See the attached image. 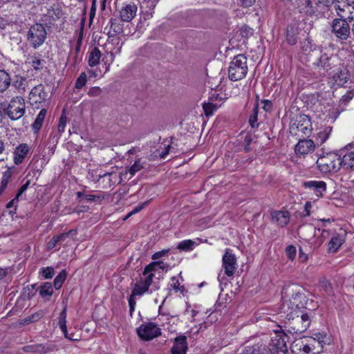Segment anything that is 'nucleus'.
Listing matches in <instances>:
<instances>
[{"label": "nucleus", "mask_w": 354, "mask_h": 354, "mask_svg": "<svg viewBox=\"0 0 354 354\" xmlns=\"http://www.w3.org/2000/svg\"><path fill=\"white\" fill-rule=\"evenodd\" d=\"M281 294L284 300L281 309L284 315L291 317L292 314L302 313L308 301L303 287L297 284L288 285L283 288Z\"/></svg>", "instance_id": "f257e3e1"}, {"label": "nucleus", "mask_w": 354, "mask_h": 354, "mask_svg": "<svg viewBox=\"0 0 354 354\" xmlns=\"http://www.w3.org/2000/svg\"><path fill=\"white\" fill-rule=\"evenodd\" d=\"M299 314H292L291 317L285 315V317L288 320L286 322V328L288 333L291 334H301L309 328L311 323L309 315L303 313H301V315Z\"/></svg>", "instance_id": "f03ea898"}, {"label": "nucleus", "mask_w": 354, "mask_h": 354, "mask_svg": "<svg viewBox=\"0 0 354 354\" xmlns=\"http://www.w3.org/2000/svg\"><path fill=\"white\" fill-rule=\"evenodd\" d=\"M247 57L239 54L231 61L228 68V77L232 81H239L243 79L248 71Z\"/></svg>", "instance_id": "7ed1b4c3"}, {"label": "nucleus", "mask_w": 354, "mask_h": 354, "mask_svg": "<svg viewBox=\"0 0 354 354\" xmlns=\"http://www.w3.org/2000/svg\"><path fill=\"white\" fill-rule=\"evenodd\" d=\"M339 62V57L337 55L320 52V55L313 61V65L315 70L325 75L329 70L337 66Z\"/></svg>", "instance_id": "20e7f679"}, {"label": "nucleus", "mask_w": 354, "mask_h": 354, "mask_svg": "<svg viewBox=\"0 0 354 354\" xmlns=\"http://www.w3.org/2000/svg\"><path fill=\"white\" fill-rule=\"evenodd\" d=\"M339 160V155L330 153L319 156L317 160V165L324 174L337 172L341 168Z\"/></svg>", "instance_id": "39448f33"}, {"label": "nucleus", "mask_w": 354, "mask_h": 354, "mask_svg": "<svg viewBox=\"0 0 354 354\" xmlns=\"http://www.w3.org/2000/svg\"><path fill=\"white\" fill-rule=\"evenodd\" d=\"M310 119L306 115L298 117L290 126V133L299 138H305L311 133Z\"/></svg>", "instance_id": "423d86ee"}, {"label": "nucleus", "mask_w": 354, "mask_h": 354, "mask_svg": "<svg viewBox=\"0 0 354 354\" xmlns=\"http://www.w3.org/2000/svg\"><path fill=\"white\" fill-rule=\"evenodd\" d=\"M169 265L162 261H154L146 266L144 270L138 281L142 285L149 289L153 283L155 272L158 270H165L167 268Z\"/></svg>", "instance_id": "0eeeda50"}, {"label": "nucleus", "mask_w": 354, "mask_h": 354, "mask_svg": "<svg viewBox=\"0 0 354 354\" xmlns=\"http://www.w3.org/2000/svg\"><path fill=\"white\" fill-rule=\"evenodd\" d=\"M46 39V31L41 24H35L31 26L27 32V40L34 48H37L42 45Z\"/></svg>", "instance_id": "6e6552de"}, {"label": "nucleus", "mask_w": 354, "mask_h": 354, "mask_svg": "<svg viewBox=\"0 0 354 354\" xmlns=\"http://www.w3.org/2000/svg\"><path fill=\"white\" fill-rule=\"evenodd\" d=\"M339 156L341 167L348 171H354V141L341 149Z\"/></svg>", "instance_id": "1a4fd4ad"}, {"label": "nucleus", "mask_w": 354, "mask_h": 354, "mask_svg": "<svg viewBox=\"0 0 354 354\" xmlns=\"http://www.w3.org/2000/svg\"><path fill=\"white\" fill-rule=\"evenodd\" d=\"M138 336L144 340L149 341L161 335V329L153 322H146L137 328Z\"/></svg>", "instance_id": "9d476101"}, {"label": "nucleus", "mask_w": 354, "mask_h": 354, "mask_svg": "<svg viewBox=\"0 0 354 354\" xmlns=\"http://www.w3.org/2000/svg\"><path fill=\"white\" fill-rule=\"evenodd\" d=\"M332 32L341 41L348 39L351 35V28L347 20L335 19L332 23Z\"/></svg>", "instance_id": "9b49d317"}, {"label": "nucleus", "mask_w": 354, "mask_h": 354, "mask_svg": "<svg viewBox=\"0 0 354 354\" xmlns=\"http://www.w3.org/2000/svg\"><path fill=\"white\" fill-rule=\"evenodd\" d=\"M350 72L346 67L338 68L334 70L330 75L329 83L337 88L343 86L350 80Z\"/></svg>", "instance_id": "f8f14e48"}, {"label": "nucleus", "mask_w": 354, "mask_h": 354, "mask_svg": "<svg viewBox=\"0 0 354 354\" xmlns=\"http://www.w3.org/2000/svg\"><path fill=\"white\" fill-rule=\"evenodd\" d=\"M25 107L24 99L17 97L10 102L7 109V114L11 120H18L24 115Z\"/></svg>", "instance_id": "ddd939ff"}, {"label": "nucleus", "mask_w": 354, "mask_h": 354, "mask_svg": "<svg viewBox=\"0 0 354 354\" xmlns=\"http://www.w3.org/2000/svg\"><path fill=\"white\" fill-rule=\"evenodd\" d=\"M334 9L339 19L352 21L354 19L353 7L349 0H337L335 1Z\"/></svg>", "instance_id": "4468645a"}, {"label": "nucleus", "mask_w": 354, "mask_h": 354, "mask_svg": "<svg viewBox=\"0 0 354 354\" xmlns=\"http://www.w3.org/2000/svg\"><path fill=\"white\" fill-rule=\"evenodd\" d=\"M286 338L285 334L276 335L272 337L267 344V349L270 351L269 354H285L288 351Z\"/></svg>", "instance_id": "2eb2a0df"}, {"label": "nucleus", "mask_w": 354, "mask_h": 354, "mask_svg": "<svg viewBox=\"0 0 354 354\" xmlns=\"http://www.w3.org/2000/svg\"><path fill=\"white\" fill-rule=\"evenodd\" d=\"M222 267L224 269L225 274L228 277H232L237 269L235 255L229 250H226L223 256Z\"/></svg>", "instance_id": "dca6fc26"}, {"label": "nucleus", "mask_w": 354, "mask_h": 354, "mask_svg": "<svg viewBox=\"0 0 354 354\" xmlns=\"http://www.w3.org/2000/svg\"><path fill=\"white\" fill-rule=\"evenodd\" d=\"M267 343L260 340L254 344L245 345L239 354H269Z\"/></svg>", "instance_id": "f3484780"}, {"label": "nucleus", "mask_w": 354, "mask_h": 354, "mask_svg": "<svg viewBox=\"0 0 354 354\" xmlns=\"http://www.w3.org/2000/svg\"><path fill=\"white\" fill-rule=\"evenodd\" d=\"M149 289L142 285L140 283L137 281L133 288L131 294L128 299L130 315H132L133 312L135 310L136 304V297L143 295L145 293L148 292Z\"/></svg>", "instance_id": "a211bd4d"}, {"label": "nucleus", "mask_w": 354, "mask_h": 354, "mask_svg": "<svg viewBox=\"0 0 354 354\" xmlns=\"http://www.w3.org/2000/svg\"><path fill=\"white\" fill-rule=\"evenodd\" d=\"M271 222L278 227H284L286 226L290 218L288 211L274 210L270 212Z\"/></svg>", "instance_id": "6ab92c4d"}, {"label": "nucleus", "mask_w": 354, "mask_h": 354, "mask_svg": "<svg viewBox=\"0 0 354 354\" xmlns=\"http://www.w3.org/2000/svg\"><path fill=\"white\" fill-rule=\"evenodd\" d=\"M303 187L309 189L317 197H322L326 191V183L322 180H308L303 183Z\"/></svg>", "instance_id": "aec40b11"}, {"label": "nucleus", "mask_w": 354, "mask_h": 354, "mask_svg": "<svg viewBox=\"0 0 354 354\" xmlns=\"http://www.w3.org/2000/svg\"><path fill=\"white\" fill-rule=\"evenodd\" d=\"M137 10V6L134 3H124L120 10L121 20L125 22L131 21L136 17Z\"/></svg>", "instance_id": "412c9836"}, {"label": "nucleus", "mask_w": 354, "mask_h": 354, "mask_svg": "<svg viewBox=\"0 0 354 354\" xmlns=\"http://www.w3.org/2000/svg\"><path fill=\"white\" fill-rule=\"evenodd\" d=\"M48 94L45 91L44 86L39 84L34 86L29 93V99L32 103L37 104L44 102Z\"/></svg>", "instance_id": "4be33fe9"}, {"label": "nucleus", "mask_w": 354, "mask_h": 354, "mask_svg": "<svg viewBox=\"0 0 354 354\" xmlns=\"http://www.w3.org/2000/svg\"><path fill=\"white\" fill-rule=\"evenodd\" d=\"M299 139L295 149L297 154L306 155L314 151L315 145L312 140Z\"/></svg>", "instance_id": "5701e85b"}, {"label": "nucleus", "mask_w": 354, "mask_h": 354, "mask_svg": "<svg viewBox=\"0 0 354 354\" xmlns=\"http://www.w3.org/2000/svg\"><path fill=\"white\" fill-rule=\"evenodd\" d=\"M29 151L27 144H21L14 151V162L15 165H19L23 162Z\"/></svg>", "instance_id": "b1692460"}, {"label": "nucleus", "mask_w": 354, "mask_h": 354, "mask_svg": "<svg viewBox=\"0 0 354 354\" xmlns=\"http://www.w3.org/2000/svg\"><path fill=\"white\" fill-rule=\"evenodd\" d=\"M145 167V162H142L140 158L135 160L134 163L131 167H130L128 169L125 171V172H121L120 174V180L119 183H120L123 177L125 176L128 173L130 174L131 177H133L137 172L140 171Z\"/></svg>", "instance_id": "393cba45"}, {"label": "nucleus", "mask_w": 354, "mask_h": 354, "mask_svg": "<svg viewBox=\"0 0 354 354\" xmlns=\"http://www.w3.org/2000/svg\"><path fill=\"white\" fill-rule=\"evenodd\" d=\"M187 349V340L185 336L177 337L171 348L172 354H186Z\"/></svg>", "instance_id": "a878e982"}, {"label": "nucleus", "mask_w": 354, "mask_h": 354, "mask_svg": "<svg viewBox=\"0 0 354 354\" xmlns=\"http://www.w3.org/2000/svg\"><path fill=\"white\" fill-rule=\"evenodd\" d=\"M332 127L326 126L322 127L318 129V132L317 133L316 142L317 145L324 144L329 138L332 132Z\"/></svg>", "instance_id": "bb28decb"}, {"label": "nucleus", "mask_w": 354, "mask_h": 354, "mask_svg": "<svg viewBox=\"0 0 354 354\" xmlns=\"http://www.w3.org/2000/svg\"><path fill=\"white\" fill-rule=\"evenodd\" d=\"M30 81V80L25 77H17V80L13 82V86L19 93L23 94L26 92Z\"/></svg>", "instance_id": "cd10ccee"}, {"label": "nucleus", "mask_w": 354, "mask_h": 354, "mask_svg": "<svg viewBox=\"0 0 354 354\" xmlns=\"http://www.w3.org/2000/svg\"><path fill=\"white\" fill-rule=\"evenodd\" d=\"M39 295L46 301H49L53 294V288L50 282H45L39 287Z\"/></svg>", "instance_id": "c85d7f7f"}, {"label": "nucleus", "mask_w": 354, "mask_h": 354, "mask_svg": "<svg viewBox=\"0 0 354 354\" xmlns=\"http://www.w3.org/2000/svg\"><path fill=\"white\" fill-rule=\"evenodd\" d=\"M102 54L98 48H93L89 53L88 64L90 67H94L100 63Z\"/></svg>", "instance_id": "c756f323"}, {"label": "nucleus", "mask_w": 354, "mask_h": 354, "mask_svg": "<svg viewBox=\"0 0 354 354\" xmlns=\"http://www.w3.org/2000/svg\"><path fill=\"white\" fill-rule=\"evenodd\" d=\"M344 242V239L339 234L334 235L328 243V250L335 252Z\"/></svg>", "instance_id": "7c9ffc66"}, {"label": "nucleus", "mask_w": 354, "mask_h": 354, "mask_svg": "<svg viewBox=\"0 0 354 354\" xmlns=\"http://www.w3.org/2000/svg\"><path fill=\"white\" fill-rule=\"evenodd\" d=\"M298 28L294 26L287 28L286 39L290 45H295L297 42Z\"/></svg>", "instance_id": "2f4dec72"}, {"label": "nucleus", "mask_w": 354, "mask_h": 354, "mask_svg": "<svg viewBox=\"0 0 354 354\" xmlns=\"http://www.w3.org/2000/svg\"><path fill=\"white\" fill-rule=\"evenodd\" d=\"M299 9L301 13L311 15L314 12L313 3L310 0H299Z\"/></svg>", "instance_id": "473e14b6"}, {"label": "nucleus", "mask_w": 354, "mask_h": 354, "mask_svg": "<svg viewBox=\"0 0 354 354\" xmlns=\"http://www.w3.org/2000/svg\"><path fill=\"white\" fill-rule=\"evenodd\" d=\"M47 111L45 109H42L38 113L35 122H33L32 127L35 132H37L40 130L44 118L46 117Z\"/></svg>", "instance_id": "72a5a7b5"}, {"label": "nucleus", "mask_w": 354, "mask_h": 354, "mask_svg": "<svg viewBox=\"0 0 354 354\" xmlns=\"http://www.w3.org/2000/svg\"><path fill=\"white\" fill-rule=\"evenodd\" d=\"M10 85V77L8 73L0 70V92H3Z\"/></svg>", "instance_id": "f704fd0d"}, {"label": "nucleus", "mask_w": 354, "mask_h": 354, "mask_svg": "<svg viewBox=\"0 0 354 354\" xmlns=\"http://www.w3.org/2000/svg\"><path fill=\"white\" fill-rule=\"evenodd\" d=\"M196 245L197 244L195 241L191 239H187L180 241L177 245V249L186 252L192 251L194 250Z\"/></svg>", "instance_id": "c9c22d12"}, {"label": "nucleus", "mask_w": 354, "mask_h": 354, "mask_svg": "<svg viewBox=\"0 0 354 354\" xmlns=\"http://www.w3.org/2000/svg\"><path fill=\"white\" fill-rule=\"evenodd\" d=\"M227 98L226 94L221 92L218 93L217 90H212L209 99L214 103H217L218 102L221 104V103Z\"/></svg>", "instance_id": "e433bc0d"}, {"label": "nucleus", "mask_w": 354, "mask_h": 354, "mask_svg": "<svg viewBox=\"0 0 354 354\" xmlns=\"http://www.w3.org/2000/svg\"><path fill=\"white\" fill-rule=\"evenodd\" d=\"M221 106V104L214 103L212 102H209L207 103L203 104V108L204 110V113L206 116H209L213 114V113L218 109V106Z\"/></svg>", "instance_id": "4c0bfd02"}, {"label": "nucleus", "mask_w": 354, "mask_h": 354, "mask_svg": "<svg viewBox=\"0 0 354 354\" xmlns=\"http://www.w3.org/2000/svg\"><path fill=\"white\" fill-rule=\"evenodd\" d=\"M11 176L12 172L9 169L3 172L1 182L0 185V195H1L3 192L6 189Z\"/></svg>", "instance_id": "58836bf2"}, {"label": "nucleus", "mask_w": 354, "mask_h": 354, "mask_svg": "<svg viewBox=\"0 0 354 354\" xmlns=\"http://www.w3.org/2000/svg\"><path fill=\"white\" fill-rule=\"evenodd\" d=\"M67 273L66 270H62L54 279V287L55 289H59L66 279Z\"/></svg>", "instance_id": "ea45409f"}, {"label": "nucleus", "mask_w": 354, "mask_h": 354, "mask_svg": "<svg viewBox=\"0 0 354 354\" xmlns=\"http://www.w3.org/2000/svg\"><path fill=\"white\" fill-rule=\"evenodd\" d=\"M171 283H170V288L175 290L176 292H183L184 291V286H180V283L179 282V280L176 277H173L171 279Z\"/></svg>", "instance_id": "a19ab883"}, {"label": "nucleus", "mask_w": 354, "mask_h": 354, "mask_svg": "<svg viewBox=\"0 0 354 354\" xmlns=\"http://www.w3.org/2000/svg\"><path fill=\"white\" fill-rule=\"evenodd\" d=\"M84 198L87 201H102L105 198V194L103 192L97 194H86Z\"/></svg>", "instance_id": "79ce46f5"}, {"label": "nucleus", "mask_w": 354, "mask_h": 354, "mask_svg": "<svg viewBox=\"0 0 354 354\" xmlns=\"http://www.w3.org/2000/svg\"><path fill=\"white\" fill-rule=\"evenodd\" d=\"M87 82V77L85 73H82L80 76L77 77L75 82V88L77 89H81L83 86H84Z\"/></svg>", "instance_id": "37998d69"}, {"label": "nucleus", "mask_w": 354, "mask_h": 354, "mask_svg": "<svg viewBox=\"0 0 354 354\" xmlns=\"http://www.w3.org/2000/svg\"><path fill=\"white\" fill-rule=\"evenodd\" d=\"M59 237V240L61 243L64 242L67 238L71 237L72 239L74 238L77 235V231L75 230H71L68 231V232L61 233L59 234H57Z\"/></svg>", "instance_id": "c03bdc74"}, {"label": "nucleus", "mask_w": 354, "mask_h": 354, "mask_svg": "<svg viewBox=\"0 0 354 354\" xmlns=\"http://www.w3.org/2000/svg\"><path fill=\"white\" fill-rule=\"evenodd\" d=\"M40 274L44 279H51L54 274V269L52 267L42 268Z\"/></svg>", "instance_id": "a18cd8bd"}, {"label": "nucleus", "mask_w": 354, "mask_h": 354, "mask_svg": "<svg viewBox=\"0 0 354 354\" xmlns=\"http://www.w3.org/2000/svg\"><path fill=\"white\" fill-rule=\"evenodd\" d=\"M286 253L288 257V258L292 261L295 259L296 257L297 250L296 248L294 245H288L286 248Z\"/></svg>", "instance_id": "49530a36"}, {"label": "nucleus", "mask_w": 354, "mask_h": 354, "mask_svg": "<svg viewBox=\"0 0 354 354\" xmlns=\"http://www.w3.org/2000/svg\"><path fill=\"white\" fill-rule=\"evenodd\" d=\"M354 97V91L353 90L348 91L344 94L339 100L341 104L346 105Z\"/></svg>", "instance_id": "de8ad7c7"}, {"label": "nucleus", "mask_w": 354, "mask_h": 354, "mask_svg": "<svg viewBox=\"0 0 354 354\" xmlns=\"http://www.w3.org/2000/svg\"><path fill=\"white\" fill-rule=\"evenodd\" d=\"M66 117L62 115L59 118V124L57 126V129L59 133H63L64 131V129L66 125Z\"/></svg>", "instance_id": "09e8293b"}, {"label": "nucleus", "mask_w": 354, "mask_h": 354, "mask_svg": "<svg viewBox=\"0 0 354 354\" xmlns=\"http://www.w3.org/2000/svg\"><path fill=\"white\" fill-rule=\"evenodd\" d=\"M249 123L252 128L257 127L259 125L257 124V113L255 110H254V113L250 117Z\"/></svg>", "instance_id": "8fccbe9b"}, {"label": "nucleus", "mask_w": 354, "mask_h": 354, "mask_svg": "<svg viewBox=\"0 0 354 354\" xmlns=\"http://www.w3.org/2000/svg\"><path fill=\"white\" fill-rule=\"evenodd\" d=\"M149 201H147L140 205H138V206L135 207L131 212H130V214H135L136 213H138L139 212H140L142 209H144L148 204H149Z\"/></svg>", "instance_id": "3c124183"}, {"label": "nucleus", "mask_w": 354, "mask_h": 354, "mask_svg": "<svg viewBox=\"0 0 354 354\" xmlns=\"http://www.w3.org/2000/svg\"><path fill=\"white\" fill-rule=\"evenodd\" d=\"M319 286L326 292H329L330 289V283L326 279L319 281Z\"/></svg>", "instance_id": "603ef678"}, {"label": "nucleus", "mask_w": 354, "mask_h": 354, "mask_svg": "<svg viewBox=\"0 0 354 354\" xmlns=\"http://www.w3.org/2000/svg\"><path fill=\"white\" fill-rule=\"evenodd\" d=\"M168 251H169L168 250H162L161 251L155 252L151 256V259L154 261L158 260V259L162 258V257H164L168 252Z\"/></svg>", "instance_id": "864d4df0"}, {"label": "nucleus", "mask_w": 354, "mask_h": 354, "mask_svg": "<svg viewBox=\"0 0 354 354\" xmlns=\"http://www.w3.org/2000/svg\"><path fill=\"white\" fill-rule=\"evenodd\" d=\"M308 344L311 346V348H313L312 351H315L318 347L322 348V344L321 342L316 341L315 338H312L310 342Z\"/></svg>", "instance_id": "5fc2aeb1"}, {"label": "nucleus", "mask_w": 354, "mask_h": 354, "mask_svg": "<svg viewBox=\"0 0 354 354\" xmlns=\"http://www.w3.org/2000/svg\"><path fill=\"white\" fill-rule=\"evenodd\" d=\"M298 259L301 263H305L308 259V255L304 252L301 248L299 249Z\"/></svg>", "instance_id": "6e6d98bb"}, {"label": "nucleus", "mask_w": 354, "mask_h": 354, "mask_svg": "<svg viewBox=\"0 0 354 354\" xmlns=\"http://www.w3.org/2000/svg\"><path fill=\"white\" fill-rule=\"evenodd\" d=\"M299 351H303L305 353H308L312 351L313 348L308 344H303L301 342V344L299 345V348H298Z\"/></svg>", "instance_id": "4d7b16f0"}, {"label": "nucleus", "mask_w": 354, "mask_h": 354, "mask_svg": "<svg viewBox=\"0 0 354 354\" xmlns=\"http://www.w3.org/2000/svg\"><path fill=\"white\" fill-rule=\"evenodd\" d=\"M41 65V60L39 59H37L36 57H35L31 62V66L35 70H39L40 68Z\"/></svg>", "instance_id": "13d9d810"}, {"label": "nucleus", "mask_w": 354, "mask_h": 354, "mask_svg": "<svg viewBox=\"0 0 354 354\" xmlns=\"http://www.w3.org/2000/svg\"><path fill=\"white\" fill-rule=\"evenodd\" d=\"M100 93L101 89L99 87H93L89 90L88 94L91 96H97Z\"/></svg>", "instance_id": "bf43d9fd"}, {"label": "nucleus", "mask_w": 354, "mask_h": 354, "mask_svg": "<svg viewBox=\"0 0 354 354\" xmlns=\"http://www.w3.org/2000/svg\"><path fill=\"white\" fill-rule=\"evenodd\" d=\"M263 104V109L266 111H270L272 109V104L270 100H263L261 102Z\"/></svg>", "instance_id": "052dcab7"}, {"label": "nucleus", "mask_w": 354, "mask_h": 354, "mask_svg": "<svg viewBox=\"0 0 354 354\" xmlns=\"http://www.w3.org/2000/svg\"><path fill=\"white\" fill-rule=\"evenodd\" d=\"M30 185V180H27L19 189L17 194L16 195L18 198L28 189Z\"/></svg>", "instance_id": "680f3d73"}, {"label": "nucleus", "mask_w": 354, "mask_h": 354, "mask_svg": "<svg viewBox=\"0 0 354 354\" xmlns=\"http://www.w3.org/2000/svg\"><path fill=\"white\" fill-rule=\"evenodd\" d=\"M252 141V138L250 136L247 135L245 137L244 142H245V146L244 147L245 151L248 152L250 151V145Z\"/></svg>", "instance_id": "e2e57ef3"}, {"label": "nucleus", "mask_w": 354, "mask_h": 354, "mask_svg": "<svg viewBox=\"0 0 354 354\" xmlns=\"http://www.w3.org/2000/svg\"><path fill=\"white\" fill-rule=\"evenodd\" d=\"M254 1L255 0H239V3L242 6L247 8L251 6Z\"/></svg>", "instance_id": "0e129e2a"}, {"label": "nucleus", "mask_w": 354, "mask_h": 354, "mask_svg": "<svg viewBox=\"0 0 354 354\" xmlns=\"http://www.w3.org/2000/svg\"><path fill=\"white\" fill-rule=\"evenodd\" d=\"M312 207V205H311V203L309 202V201H307L305 205H304V212H305V214H304V216H310V209Z\"/></svg>", "instance_id": "69168bd1"}, {"label": "nucleus", "mask_w": 354, "mask_h": 354, "mask_svg": "<svg viewBox=\"0 0 354 354\" xmlns=\"http://www.w3.org/2000/svg\"><path fill=\"white\" fill-rule=\"evenodd\" d=\"M58 324L61 330H66V319L59 318Z\"/></svg>", "instance_id": "338daca9"}, {"label": "nucleus", "mask_w": 354, "mask_h": 354, "mask_svg": "<svg viewBox=\"0 0 354 354\" xmlns=\"http://www.w3.org/2000/svg\"><path fill=\"white\" fill-rule=\"evenodd\" d=\"M57 244H55V241H53V239H50L48 243H46V248L48 250H52L53 249Z\"/></svg>", "instance_id": "774afa93"}]
</instances>
